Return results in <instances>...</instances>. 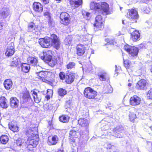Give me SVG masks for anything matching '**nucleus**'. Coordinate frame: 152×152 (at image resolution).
I'll list each match as a JSON object with an SVG mask.
<instances>
[{"instance_id": "1", "label": "nucleus", "mask_w": 152, "mask_h": 152, "mask_svg": "<svg viewBox=\"0 0 152 152\" xmlns=\"http://www.w3.org/2000/svg\"><path fill=\"white\" fill-rule=\"evenodd\" d=\"M38 42L41 47L46 48H50L52 46L53 48L58 50L61 46L60 38L54 34H51L50 37H47L40 38Z\"/></svg>"}, {"instance_id": "2", "label": "nucleus", "mask_w": 152, "mask_h": 152, "mask_svg": "<svg viewBox=\"0 0 152 152\" xmlns=\"http://www.w3.org/2000/svg\"><path fill=\"white\" fill-rule=\"evenodd\" d=\"M55 74L50 72L41 71L38 74V79L43 82L48 83L52 85L55 81Z\"/></svg>"}, {"instance_id": "3", "label": "nucleus", "mask_w": 152, "mask_h": 152, "mask_svg": "<svg viewBox=\"0 0 152 152\" xmlns=\"http://www.w3.org/2000/svg\"><path fill=\"white\" fill-rule=\"evenodd\" d=\"M69 71H67L66 74L63 72H60L58 74L60 79L61 80H65L66 84H71L75 80V73L72 72H69Z\"/></svg>"}, {"instance_id": "4", "label": "nucleus", "mask_w": 152, "mask_h": 152, "mask_svg": "<svg viewBox=\"0 0 152 152\" xmlns=\"http://www.w3.org/2000/svg\"><path fill=\"white\" fill-rule=\"evenodd\" d=\"M84 96L86 98L91 100H97L96 96L98 95L97 91L89 87L85 88L83 91Z\"/></svg>"}, {"instance_id": "5", "label": "nucleus", "mask_w": 152, "mask_h": 152, "mask_svg": "<svg viewBox=\"0 0 152 152\" xmlns=\"http://www.w3.org/2000/svg\"><path fill=\"white\" fill-rule=\"evenodd\" d=\"M126 16L132 23H137V20L139 18L137 11L135 8L128 10Z\"/></svg>"}, {"instance_id": "6", "label": "nucleus", "mask_w": 152, "mask_h": 152, "mask_svg": "<svg viewBox=\"0 0 152 152\" xmlns=\"http://www.w3.org/2000/svg\"><path fill=\"white\" fill-rule=\"evenodd\" d=\"M124 49L128 53L129 56L132 57L137 56L139 52L137 48L127 44L124 46Z\"/></svg>"}, {"instance_id": "7", "label": "nucleus", "mask_w": 152, "mask_h": 152, "mask_svg": "<svg viewBox=\"0 0 152 152\" xmlns=\"http://www.w3.org/2000/svg\"><path fill=\"white\" fill-rule=\"evenodd\" d=\"M149 85L147 80L144 79H141L137 83L135 87L137 90H146L149 87Z\"/></svg>"}, {"instance_id": "8", "label": "nucleus", "mask_w": 152, "mask_h": 152, "mask_svg": "<svg viewBox=\"0 0 152 152\" xmlns=\"http://www.w3.org/2000/svg\"><path fill=\"white\" fill-rule=\"evenodd\" d=\"M61 23L65 26L68 25L70 23L71 20L69 15L65 12H61L60 15Z\"/></svg>"}, {"instance_id": "9", "label": "nucleus", "mask_w": 152, "mask_h": 152, "mask_svg": "<svg viewBox=\"0 0 152 152\" xmlns=\"http://www.w3.org/2000/svg\"><path fill=\"white\" fill-rule=\"evenodd\" d=\"M78 134L76 131L74 129L71 130L69 133V140L70 144H75V145L76 143V140L78 139Z\"/></svg>"}, {"instance_id": "10", "label": "nucleus", "mask_w": 152, "mask_h": 152, "mask_svg": "<svg viewBox=\"0 0 152 152\" xmlns=\"http://www.w3.org/2000/svg\"><path fill=\"white\" fill-rule=\"evenodd\" d=\"M43 4L40 2L35 1L33 4L32 9L36 13H42L43 11Z\"/></svg>"}, {"instance_id": "11", "label": "nucleus", "mask_w": 152, "mask_h": 152, "mask_svg": "<svg viewBox=\"0 0 152 152\" xmlns=\"http://www.w3.org/2000/svg\"><path fill=\"white\" fill-rule=\"evenodd\" d=\"M100 11H102V13L105 15H108L111 14L110 10L109 5L106 2H101Z\"/></svg>"}, {"instance_id": "12", "label": "nucleus", "mask_w": 152, "mask_h": 152, "mask_svg": "<svg viewBox=\"0 0 152 152\" xmlns=\"http://www.w3.org/2000/svg\"><path fill=\"white\" fill-rule=\"evenodd\" d=\"M58 140V137L56 135H50L48 137L47 143L49 145H55L57 143Z\"/></svg>"}, {"instance_id": "13", "label": "nucleus", "mask_w": 152, "mask_h": 152, "mask_svg": "<svg viewBox=\"0 0 152 152\" xmlns=\"http://www.w3.org/2000/svg\"><path fill=\"white\" fill-rule=\"evenodd\" d=\"M69 3L72 10L77 9L82 5L83 0H69Z\"/></svg>"}, {"instance_id": "14", "label": "nucleus", "mask_w": 152, "mask_h": 152, "mask_svg": "<svg viewBox=\"0 0 152 152\" xmlns=\"http://www.w3.org/2000/svg\"><path fill=\"white\" fill-rule=\"evenodd\" d=\"M135 62H132L128 59L124 60V66L128 72H131L133 70Z\"/></svg>"}, {"instance_id": "15", "label": "nucleus", "mask_w": 152, "mask_h": 152, "mask_svg": "<svg viewBox=\"0 0 152 152\" xmlns=\"http://www.w3.org/2000/svg\"><path fill=\"white\" fill-rule=\"evenodd\" d=\"M76 54L79 56H82L85 53L86 48L84 45L79 43L76 47Z\"/></svg>"}, {"instance_id": "16", "label": "nucleus", "mask_w": 152, "mask_h": 152, "mask_svg": "<svg viewBox=\"0 0 152 152\" xmlns=\"http://www.w3.org/2000/svg\"><path fill=\"white\" fill-rule=\"evenodd\" d=\"M78 124L81 127L85 129V130H88L89 123L87 119L80 118L78 121Z\"/></svg>"}, {"instance_id": "17", "label": "nucleus", "mask_w": 152, "mask_h": 152, "mask_svg": "<svg viewBox=\"0 0 152 152\" xmlns=\"http://www.w3.org/2000/svg\"><path fill=\"white\" fill-rule=\"evenodd\" d=\"M141 99L138 96L134 95L130 97V104L131 105L135 106L139 105L141 103Z\"/></svg>"}, {"instance_id": "18", "label": "nucleus", "mask_w": 152, "mask_h": 152, "mask_svg": "<svg viewBox=\"0 0 152 152\" xmlns=\"http://www.w3.org/2000/svg\"><path fill=\"white\" fill-rule=\"evenodd\" d=\"M29 143L34 147H36L38 144L39 138L37 134H33L31 137L28 138Z\"/></svg>"}, {"instance_id": "19", "label": "nucleus", "mask_w": 152, "mask_h": 152, "mask_svg": "<svg viewBox=\"0 0 152 152\" xmlns=\"http://www.w3.org/2000/svg\"><path fill=\"white\" fill-rule=\"evenodd\" d=\"M101 2H96L91 1L90 4V9L95 12H99L100 11Z\"/></svg>"}, {"instance_id": "20", "label": "nucleus", "mask_w": 152, "mask_h": 152, "mask_svg": "<svg viewBox=\"0 0 152 152\" xmlns=\"http://www.w3.org/2000/svg\"><path fill=\"white\" fill-rule=\"evenodd\" d=\"M38 26L36 25L33 22H29L27 26V31L29 32L34 33L37 31Z\"/></svg>"}, {"instance_id": "21", "label": "nucleus", "mask_w": 152, "mask_h": 152, "mask_svg": "<svg viewBox=\"0 0 152 152\" xmlns=\"http://www.w3.org/2000/svg\"><path fill=\"white\" fill-rule=\"evenodd\" d=\"M140 35L139 31L135 30L130 33V38L133 42H136L139 40Z\"/></svg>"}, {"instance_id": "22", "label": "nucleus", "mask_w": 152, "mask_h": 152, "mask_svg": "<svg viewBox=\"0 0 152 152\" xmlns=\"http://www.w3.org/2000/svg\"><path fill=\"white\" fill-rule=\"evenodd\" d=\"M9 129L13 132H17L19 131L20 129L18 124L14 122H11L8 124Z\"/></svg>"}, {"instance_id": "23", "label": "nucleus", "mask_w": 152, "mask_h": 152, "mask_svg": "<svg viewBox=\"0 0 152 152\" xmlns=\"http://www.w3.org/2000/svg\"><path fill=\"white\" fill-rule=\"evenodd\" d=\"M19 101L15 97H11L10 99V104L11 107L14 108H17L19 104Z\"/></svg>"}, {"instance_id": "24", "label": "nucleus", "mask_w": 152, "mask_h": 152, "mask_svg": "<svg viewBox=\"0 0 152 152\" xmlns=\"http://www.w3.org/2000/svg\"><path fill=\"white\" fill-rule=\"evenodd\" d=\"M9 106L8 102L6 98L3 96L0 97V107L3 109H6Z\"/></svg>"}, {"instance_id": "25", "label": "nucleus", "mask_w": 152, "mask_h": 152, "mask_svg": "<svg viewBox=\"0 0 152 152\" xmlns=\"http://www.w3.org/2000/svg\"><path fill=\"white\" fill-rule=\"evenodd\" d=\"M27 63L31 66H35L37 65L38 62L37 58L35 57L28 56L27 58Z\"/></svg>"}, {"instance_id": "26", "label": "nucleus", "mask_w": 152, "mask_h": 152, "mask_svg": "<svg viewBox=\"0 0 152 152\" xmlns=\"http://www.w3.org/2000/svg\"><path fill=\"white\" fill-rule=\"evenodd\" d=\"M22 98L23 103L29 101L31 99L29 92L28 91L24 92L23 94Z\"/></svg>"}, {"instance_id": "27", "label": "nucleus", "mask_w": 152, "mask_h": 152, "mask_svg": "<svg viewBox=\"0 0 152 152\" xmlns=\"http://www.w3.org/2000/svg\"><path fill=\"white\" fill-rule=\"evenodd\" d=\"M20 63L19 58L15 57H13L10 62V66L12 67H15L18 66Z\"/></svg>"}, {"instance_id": "28", "label": "nucleus", "mask_w": 152, "mask_h": 152, "mask_svg": "<svg viewBox=\"0 0 152 152\" xmlns=\"http://www.w3.org/2000/svg\"><path fill=\"white\" fill-rule=\"evenodd\" d=\"M15 49L13 46H10L7 48L5 54L7 57L12 56L15 53Z\"/></svg>"}, {"instance_id": "29", "label": "nucleus", "mask_w": 152, "mask_h": 152, "mask_svg": "<svg viewBox=\"0 0 152 152\" xmlns=\"http://www.w3.org/2000/svg\"><path fill=\"white\" fill-rule=\"evenodd\" d=\"M31 92H32V95L35 102L36 103L39 102L41 99V97L34 90L33 91H31Z\"/></svg>"}, {"instance_id": "30", "label": "nucleus", "mask_w": 152, "mask_h": 152, "mask_svg": "<svg viewBox=\"0 0 152 152\" xmlns=\"http://www.w3.org/2000/svg\"><path fill=\"white\" fill-rule=\"evenodd\" d=\"M12 82L10 79H6L4 82V86L7 90H10L12 88Z\"/></svg>"}, {"instance_id": "31", "label": "nucleus", "mask_w": 152, "mask_h": 152, "mask_svg": "<svg viewBox=\"0 0 152 152\" xmlns=\"http://www.w3.org/2000/svg\"><path fill=\"white\" fill-rule=\"evenodd\" d=\"M21 67L22 71L25 73L28 72L30 68V65L28 63H22L21 65Z\"/></svg>"}, {"instance_id": "32", "label": "nucleus", "mask_w": 152, "mask_h": 152, "mask_svg": "<svg viewBox=\"0 0 152 152\" xmlns=\"http://www.w3.org/2000/svg\"><path fill=\"white\" fill-rule=\"evenodd\" d=\"M94 28L96 31L101 30L104 28V24L103 23H95L94 24Z\"/></svg>"}, {"instance_id": "33", "label": "nucleus", "mask_w": 152, "mask_h": 152, "mask_svg": "<svg viewBox=\"0 0 152 152\" xmlns=\"http://www.w3.org/2000/svg\"><path fill=\"white\" fill-rule=\"evenodd\" d=\"M9 140V137L7 135L3 134L0 137V142L3 144L7 143Z\"/></svg>"}, {"instance_id": "34", "label": "nucleus", "mask_w": 152, "mask_h": 152, "mask_svg": "<svg viewBox=\"0 0 152 152\" xmlns=\"http://www.w3.org/2000/svg\"><path fill=\"white\" fill-rule=\"evenodd\" d=\"M59 121L63 123H68L69 120V117L68 115H63L59 118Z\"/></svg>"}, {"instance_id": "35", "label": "nucleus", "mask_w": 152, "mask_h": 152, "mask_svg": "<svg viewBox=\"0 0 152 152\" xmlns=\"http://www.w3.org/2000/svg\"><path fill=\"white\" fill-rule=\"evenodd\" d=\"M40 58L42 59L45 62L48 64L51 59L52 57L51 55L45 53V55L41 56Z\"/></svg>"}, {"instance_id": "36", "label": "nucleus", "mask_w": 152, "mask_h": 152, "mask_svg": "<svg viewBox=\"0 0 152 152\" xmlns=\"http://www.w3.org/2000/svg\"><path fill=\"white\" fill-rule=\"evenodd\" d=\"M98 76L99 79L101 81H105L108 78L107 73L105 72L101 73Z\"/></svg>"}, {"instance_id": "37", "label": "nucleus", "mask_w": 152, "mask_h": 152, "mask_svg": "<svg viewBox=\"0 0 152 152\" xmlns=\"http://www.w3.org/2000/svg\"><path fill=\"white\" fill-rule=\"evenodd\" d=\"M58 62L57 58H52L48 64L50 66L53 67L57 64Z\"/></svg>"}, {"instance_id": "38", "label": "nucleus", "mask_w": 152, "mask_h": 152, "mask_svg": "<svg viewBox=\"0 0 152 152\" xmlns=\"http://www.w3.org/2000/svg\"><path fill=\"white\" fill-rule=\"evenodd\" d=\"M104 90L106 93H111L113 92V88L110 84H108L104 86Z\"/></svg>"}, {"instance_id": "39", "label": "nucleus", "mask_w": 152, "mask_h": 152, "mask_svg": "<svg viewBox=\"0 0 152 152\" xmlns=\"http://www.w3.org/2000/svg\"><path fill=\"white\" fill-rule=\"evenodd\" d=\"M58 95L61 96H63L67 93L66 90L63 88H59L58 89Z\"/></svg>"}, {"instance_id": "40", "label": "nucleus", "mask_w": 152, "mask_h": 152, "mask_svg": "<svg viewBox=\"0 0 152 152\" xmlns=\"http://www.w3.org/2000/svg\"><path fill=\"white\" fill-rule=\"evenodd\" d=\"M47 91V95L45 96V98L47 100H48L53 96V91L51 89H48Z\"/></svg>"}, {"instance_id": "41", "label": "nucleus", "mask_w": 152, "mask_h": 152, "mask_svg": "<svg viewBox=\"0 0 152 152\" xmlns=\"http://www.w3.org/2000/svg\"><path fill=\"white\" fill-rule=\"evenodd\" d=\"M95 23H104L102 17L100 15H98L95 18Z\"/></svg>"}, {"instance_id": "42", "label": "nucleus", "mask_w": 152, "mask_h": 152, "mask_svg": "<svg viewBox=\"0 0 152 152\" xmlns=\"http://www.w3.org/2000/svg\"><path fill=\"white\" fill-rule=\"evenodd\" d=\"M76 66L75 63L73 62H69L66 66V68L67 69H71L73 68H75Z\"/></svg>"}, {"instance_id": "43", "label": "nucleus", "mask_w": 152, "mask_h": 152, "mask_svg": "<svg viewBox=\"0 0 152 152\" xmlns=\"http://www.w3.org/2000/svg\"><path fill=\"white\" fill-rule=\"evenodd\" d=\"M72 41V39L71 37L68 36L65 39L64 42L65 45L67 46H70Z\"/></svg>"}, {"instance_id": "44", "label": "nucleus", "mask_w": 152, "mask_h": 152, "mask_svg": "<svg viewBox=\"0 0 152 152\" xmlns=\"http://www.w3.org/2000/svg\"><path fill=\"white\" fill-rule=\"evenodd\" d=\"M36 147L29 143L27 145L26 148L28 152H35L34 148Z\"/></svg>"}, {"instance_id": "45", "label": "nucleus", "mask_w": 152, "mask_h": 152, "mask_svg": "<svg viewBox=\"0 0 152 152\" xmlns=\"http://www.w3.org/2000/svg\"><path fill=\"white\" fill-rule=\"evenodd\" d=\"M146 97L148 99H152V88L150 89L146 94Z\"/></svg>"}, {"instance_id": "46", "label": "nucleus", "mask_w": 152, "mask_h": 152, "mask_svg": "<svg viewBox=\"0 0 152 152\" xmlns=\"http://www.w3.org/2000/svg\"><path fill=\"white\" fill-rule=\"evenodd\" d=\"M136 118V115L134 113H131L129 114V119L131 121H134Z\"/></svg>"}, {"instance_id": "47", "label": "nucleus", "mask_w": 152, "mask_h": 152, "mask_svg": "<svg viewBox=\"0 0 152 152\" xmlns=\"http://www.w3.org/2000/svg\"><path fill=\"white\" fill-rule=\"evenodd\" d=\"M0 14L1 16L4 18H6L8 15V13L7 10L1 12L0 13Z\"/></svg>"}, {"instance_id": "48", "label": "nucleus", "mask_w": 152, "mask_h": 152, "mask_svg": "<svg viewBox=\"0 0 152 152\" xmlns=\"http://www.w3.org/2000/svg\"><path fill=\"white\" fill-rule=\"evenodd\" d=\"M90 15V13L88 12L85 11L83 12V17L85 18H88Z\"/></svg>"}, {"instance_id": "49", "label": "nucleus", "mask_w": 152, "mask_h": 152, "mask_svg": "<svg viewBox=\"0 0 152 152\" xmlns=\"http://www.w3.org/2000/svg\"><path fill=\"white\" fill-rule=\"evenodd\" d=\"M17 146H20L22 145V141L21 139H18L16 140L15 142Z\"/></svg>"}, {"instance_id": "50", "label": "nucleus", "mask_w": 152, "mask_h": 152, "mask_svg": "<svg viewBox=\"0 0 152 152\" xmlns=\"http://www.w3.org/2000/svg\"><path fill=\"white\" fill-rule=\"evenodd\" d=\"M43 15L44 16H47L49 18H50V12L48 11L45 12L43 13Z\"/></svg>"}, {"instance_id": "51", "label": "nucleus", "mask_w": 152, "mask_h": 152, "mask_svg": "<svg viewBox=\"0 0 152 152\" xmlns=\"http://www.w3.org/2000/svg\"><path fill=\"white\" fill-rule=\"evenodd\" d=\"M72 101L71 100H69L67 101L66 102V105L70 106L72 105Z\"/></svg>"}, {"instance_id": "52", "label": "nucleus", "mask_w": 152, "mask_h": 152, "mask_svg": "<svg viewBox=\"0 0 152 152\" xmlns=\"http://www.w3.org/2000/svg\"><path fill=\"white\" fill-rule=\"evenodd\" d=\"M41 1L44 4H47L49 3L50 0H42Z\"/></svg>"}, {"instance_id": "53", "label": "nucleus", "mask_w": 152, "mask_h": 152, "mask_svg": "<svg viewBox=\"0 0 152 152\" xmlns=\"http://www.w3.org/2000/svg\"><path fill=\"white\" fill-rule=\"evenodd\" d=\"M48 125L49 126H53V122L52 120L49 121L48 122Z\"/></svg>"}, {"instance_id": "54", "label": "nucleus", "mask_w": 152, "mask_h": 152, "mask_svg": "<svg viewBox=\"0 0 152 152\" xmlns=\"http://www.w3.org/2000/svg\"><path fill=\"white\" fill-rule=\"evenodd\" d=\"M48 110H52L53 108V106L51 104H49L48 105Z\"/></svg>"}, {"instance_id": "55", "label": "nucleus", "mask_w": 152, "mask_h": 152, "mask_svg": "<svg viewBox=\"0 0 152 152\" xmlns=\"http://www.w3.org/2000/svg\"><path fill=\"white\" fill-rule=\"evenodd\" d=\"M3 26V23L2 22H0V30L2 29Z\"/></svg>"}, {"instance_id": "56", "label": "nucleus", "mask_w": 152, "mask_h": 152, "mask_svg": "<svg viewBox=\"0 0 152 152\" xmlns=\"http://www.w3.org/2000/svg\"><path fill=\"white\" fill-rule=\"evenodd\" d=\"M48 23L49 25L50 26H52L53 24V22L52 20H50L48 21Z\"/></svg>"}, {"instance_id": "57", "label": "nucleus", "mask_w": 152, "mask_h": 152, "mask_svg": "<svg viewBox=\"0 0 152 152\" xmlns=\"http://www.w3.org/2000/svg\"><path fill=\"white\" fill-rule=\"evenodd\" d=\"M128 86L129 87H130L132 86V83H129L128 84Z\"/></svg>"}, {"instance_id": "58", "label": "nucleus", "mask_w": 152, "mask_h": 152, "mask_svg": "<svg viewBox=\"0 0 152 152\" xmlns=\"http://www.w3.org/2000/svg\"><path fill=\"white\" fill-rule=\"evenodd\" d=\"M29 131H25V133L26 134H28V133Z\"/></svg>"}, {"instance_id": "59", "label": "nucleus", "mask_w": 152, "mask_h": 152, "mask_svg": "<svg viewBox=\"0 0 152 152\" xmlns=\"http://www.w3.org/2000/svg\"><path fill=\"white\" fill-rule=\"evenodd\" d=\"M56 152H63V151L59 150H58V151H56Z\"/></svg>"}, {"instance_id": "60", "label": "nucleus", "mask_w": 152, "mask_h": 152, "mask_svg": "<svg viewBox=\"0 0 152 152\" xmlns=\"http://www.w3.org/2000/svg\"><path fill=\"white\" fill-rule=\"evenodd\" d=\"M151 152H152V143L151 144Z\"/></svg>"}, {"instance_id": "61", "label": "nucleus", "mask_w": 152, "mask_h": 152, "mask_svg": "<svg viewBox=\"0 0 152 152\" xmlns=\"http://www.w3.org/2000/svg\"><path fill=\"white\" fill-rule=\"evenodd\" d=\"M151 72L152 73V66L151 67L150 69Z\"/></svg>"}, {"instance_id": "62", "label": "nucleus", "mask_w": 152, "mask_h": 152, "mask_svg": "<svg viewBox=\"0 0 152 152\" xmlns=\"http://www.w3.org/2000/svg\"><path fill=\"white\" fill-rule=\"evenodd\" d=\"M55 0L56 1H58V2H60L61 0Z\"/></svg>"}, {"instance_id": "63", "label": "nucleus", "mask_w": 152, "mask_h": 152, "mask_svg": "<svg viewBox=\"0 0 152 152\" xmlns=\"http://www.w3.org/2000/svg\"><path fill=\"white\" fill-rule=\"evenodd\" d=\"M150 128H151V129L152 131V126H151L150 127Z\"/></svg>"}, {"instance_id": "64", "label": "nucleus", "mask_w": 152, "mask_h": 152, "mask_svg": "<svg viewBox=\"0 0 152 152\" xmlns=\"http://www.w3.org/2000/svg\"><path fill=\"white\" fill-rule=\"evenodd\" d=\"M40 1H41L42 0H40Z\"/></svg>"}]
</instances>
